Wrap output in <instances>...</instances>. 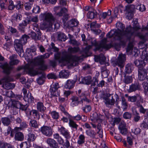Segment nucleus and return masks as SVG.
I'll return each mask as SVG.
<instances>
[{
  "instance_id": "32",
  "label": "nucleus",
  "mask_w": 148,
  "mask_h": 148,
  "mask_svg": "<svg viewBox=\"0 0 148 148\" xmlns=\"http://www.w3.org/2000/svg\"><path fill=\"white\" fill-rule=\"evenodd\" d=\"M134 67L133 65L131 64H128L126 65L125 72L127 74L131 73L133 70Z\"/></svg>"
},
{
  "instance_id": "53",
  "label": "nucleus",
  "mask_w": 148,
  "mask_h": 148,
  "mask_svg": "<svg viewBox=\"0 0 148 148\" xmlns=\"http://www.w3.org/2000/svg\"><path fill=\"white\" fill-rule=\"evenodd\" d=\"M142 85L145 95H148V83L147 82H144L142 83Z\"/></svg>"
},
{
  "instance_id": "52",
  "label": "nucleus",
  "mask_w": 148,
  "mask_h": 148,
  "mask_svg": "<svg viewBox=\"0 0 148 148\" xmlns=\"http://www.w3.org/2000/svg\"><path fill=\"white\" fill-rule=\"evenodd\" d=\"M97 57L99 60L100 61V63L101 64H104L105 60H106V58L103 54H101Z\"/></svg>"
},
{
  "instance_id": "6",
  "label": "nucleus",
  "mask_w": 148,
  "mask_h": 148,
  "mask_svg": "<svg viewBox=\"0 0 148 148\" xmlns=\"http://www.w3.org/2000/svg\"><path fill=\"white\" fill-rule=\"evenodd\" d=\"M92 45L95 46V51L98 50L101 51L103 49L108 50L111 48V44H107L106 39H102L99 44H98L95 40L91 42Z\"/></svg>"
},
{
  "instance_id": "26",
  "label": "nucleus",
  "mask_w": 148,
  "mask_h": 148,
  "mask_svg": "<svg viewBox=\"0 0 148 148\" xmlns=\"http://www.w3.org/2000/svg\"><path fill=\"white\" fill-rule=\"evenodd\" d=\"M78 95L80 98L79 99L82 100V103L84 104H85V103H87L90 102V100L86 97L84 92H82L80 94H78Z\"/></svg>"
},
{
  "instance_id": "21",
  "label": "nucleus",
  "mask_w": 148,
  "mask_h": 148,
  "mask_svg": "<svg viewBox=\"0 0 148 148\" xmlns=\"http://www.w3.org/2000/svg\"><path fill=\"white\" fill-rule=\"evenodd\" d=\"M59 131L66 139H69L71 138V136L69 132L64 127H61L59 129Z\"/></svg>"
},
{
  "instance_id": "8",
  "label": "nucleus",
  "mask_w": 148,
  "mask_h": 148,
  "mask_svg": "<svg viewBox=\"0 0 148 148\" xmlns=\"http://www.w3.org/2000/svg\"><path fill=\"white\" fill-rule=\"evenodd\" d=\"M19 62V61L16 59L10 61L9 64L7 62H5L3 64L0 63V67L3 69L4 73L9 75L10 74L11 70L13 69L12 65H17Z\"/></svg>"
},
{
  "instance_id": "22",
  "label": "nucleus",
  "mask_w": 148,
  "mask_h": 148,
  "mask_svg": "<svg viewBox=\"0 0 148 148\" xmlns=\"http://www.w3.org/2000/svg\"><path fill=\"white\" fill-rule=\"evenodd\" d=\"M140 87L141 86L138 82L134 83L130 86L128 90L129 92H132L137 90H140Z\"/></svg>"
},
{
  "instance_id": "2",
  "label": "nucleus",
  "mask_w": 148,
  "mask_h": 148,
  "mask_svg": "<svg viewBox=\"0 0 148 148\" xmlns=\"http://www.w3.org/2000/svg\"><path fill=\"white\" fill-rule=\"evenodd\" d=\"M133 27H132L130 25L126 27V31H129L130 34V42L129 43L127 48V51H129L132 50L133 42L134 41L135 36H138L140 39L145 40V36L142 35L139 31L138 30L140 28L138 23V20L136 19L132 22Z\"/></svg>"
},
{
  "instance_id": "48",
  "label": "nucleus",
  "mask_w": 148,
  "mask_h": 148,
  "mask_svg": "<svg viewBox=\"0 0 148 148\" xmlns=\"http://www.w3.org/2000/svg\"><path fill=\"white\" fill-rule=\"evenodd\" d=\"M97 128L99 130L97 132V134H99V137L100 138H102L103 137L102 130L101 128V124L100 123L98 124Z\"/></svg>"
},
{
  "instance_id": "18",
  "label": "nucleus",
  "mask_w": 148,
  "mask_h": 148,
  "mask_svg": "<svg viewBox=\"0 0 148 148\" xmlns=\"http://www.w3.org/2000/svg\"><path fill=\"white\" fill-rule=\"evenodd\" d=\"M138 79L141 81H143L146 78L147 73H148V69L144 68L138 69Z\"/></svg>"
},
{
  "instance_id": "10",
  "label": "nucleus",
  "mask_w": 148,
  "mask_h": 148,
  "mask_svg": "<svg viewBox=\"0 0 148 148\" xmlns=\"http://www.w3.org/2000/svg\"><path fill=\"white\" fill-rule=\"evenodd\" d=\"M50 55L49 53H47L36 58L35 60L36 63L39 66V69L41 70H44L47 69V66L44 64L43 59L49 58Z\"/></svg>"
},
{
  "instance_id": "45",
  "label": "nucleus",
  "mask_w": 148,
  "mask_h": 148,
  "mask_svg": "<svg viewBox=\"0 0 148 148\" xmlns=\"http://www.w3.org/2000/svg\"><path fill=\"white\" fill-rule=\"evenodd\" d=\"M79 50V49L77 47H71L68 48V51L69 53H74L78 52Z\"/></svg>"
},
{
  "instance_id": "62",
  "label": "nucleus",
  "mask_w": 148,
  "mask_h": 148,
  "mask_svg": "<svg viewBox=\"0 0 148 148\" xmlns=\"http://www.w3.org/2000/svg\"><path fill=\"white\" fill-rule=\"evenodd\" d=\"M134 120L136 122H138L140 118V117L139 115V113L136 111L135 113L134 114Z\"/></svg>"
},
{
  "instance_id": "50",
  "label": "nucleus",
  "mask_w": 148,
  "mask_h": 148,
  "mask_svg": "<svg viewBox=\"0 0 148 148\" xmlns=\"http://www.w3.org/2000/svg\"><path fill=\"white\" fill-rule=\"evenodd\" d=\"M8 29L11 33L12 34H15L16 36L18 37L20 36V35L18 34L17 30L15 28L9 26Z\"/></svg>"
},
{
  "instance_id": "39",
  "label": "nucleus",
  "mask_w": 148,
  "mask_h": 148,
  "mask_svg": "<svg viewBox=\"0 0 148 148\" xmlns=\"http://www.w3.org/2000/svg\"><path fill=\"white\" fill-rule=\"evenodd\" d=\"M37 108L38 110L40 112H44L46 109V107L42 102H38L37 105Z\"/></svg>"
},
{
  "instance_id": "35",
  "label": "nucleus",
  "mask_w": 148,
  "mask_h": 148,
  "mask_svg": "<svg viewBox=\"0 0 148 148\" xmlns=\"http://www.w3.org/2000/svg\"><path fill=\"white\" fill-rule=\"evenodd\" d=\"M69 73L68 71L63 70L59 73V76L60 78H66L69 77Z\"/></svg>"
},
{
  "instance_id": "40",
  "label": "nucleus",
  "mask_w": 148,
  "mask_h": 148,
  "mask_svg": "<svg viewBox=\"0 0 148 148\" xmlns=\"http://www.w3.org/2000/svg\"><path fill=\"white\" fill-rule=\"evenodd\" d=\"M85 136L83 134H81L79 136L77 143L79 145H82L85 142Z\"/></svg>"
},
{
  "instance_id": "64",
  "label": "nucleus",
  "mask_w": 148,
  "mask_h": 148,
  "mask_svg": "<svg viewBox=\"0 0 148 148\" xmlns=\"http://www.w3.org/2000/svg\"><path fill=\"white\" fill-rule=\"evenodd\" d=\"M147 120H145V121L141 124L140 126L143 128H147L148 129V121H146Z\"/></svg>"
},
{
  "instance_id": "59",
  "label": "nucleus",
  "mask_w": 148,
  "mask_h": 148,
  "mask_svg": "<svg viewBox=\"0 0 148 148\" xmlns=\"http://www.w3.org/2000/svg\"><path fill=\"white\" fill-rule=\"evenodd\" d=\"M13 17L14 19L17 21H19L21 20L22 18V15L20 14H14L13 15Z\"/></svg>"
},
{
  "instance_id": "30",
  "label": "nucleus",
  "mask_w": 148,
  "mask_h": 148,
  "mask_svg": "<svg viewBox=\"0 0 148 148\" xmlns=\"http://www.w3.org/2000/svg\"><path fill=\"white\" fill-rule=\"evenodd\" d=\"M128 107V103L126 99L123 96L122 97H121V108L123 109V111H125L127 110Z\"/></svg>"
},
{
  "instance_id": "7",
  "label": "nucleus",
  "mask_w": 148,
  "mask_h": 148,
  "mask_svg": "<svg viewBox=\"0 0 148 148\" xmlns=\"http://www.w3.org/2000/svg\"><path fill=\"white\" fill-rule=\"evenodd\" d=\"M141 58L140 60H136L134 62L135 65L138 67V69L145 68V66L148 60V54L147 53L146 51H143L142 52Z\"/></svg>"
},
{
  "instance_id": "44",
  "label": "nucleus",
  "mask_w": 148,
  "mask_h": 148,
  "mask_svg": "<svg viewBox=\"0 0 148 148\" xmlns=\"http://www.w3.org/2000/svg\"><path fill=\"white\" fill-rule=\"evenodd\" d=\"M58 38L59 40L61 41H65L66 40V36L64 34L62 33H58Z\"/></svg>"
},
{
  "instance_id": "3",
  "label": "nucleus",
  "mask_w": 148,
  "mask_h": 148,
  "mask_svg": "<svg viewBox=\"0 0 148 148\" xmlns=\"http://www.w3.org/2000/svg\"><path fill=\"white\" fill-rule=\"evenodd\" d=\"M41 16L45 21L42 25L44 28H51L56 29L59 27L60 24L58 23H54L55 18L51 13L46 12L41 14Z\"/></svg>"
},
{
  "instance_id": "19",
  "label": "nucleus",
  "mask_w": 148,
  "mask_h": 148,
  "mask_svg": "<svg viewBox=\"0 0 148 148\" xmlns=\"http://www.w3.org/2000/svg\"><path fill=\"white\" fill-rule=\"evenodd\" d=\"M137 100V101L143 103V99L140 94H137L135 95L128 97V101L134 102Z\"/></svg>"
},
{
  "instance_id": "14",
  "label": "nucleus",
  "mask_w": 148,
  "mask_h": 148,
  "mask_svg": "<svg viewBox=\"0 0 148 148\" xmlns=\"http://www.w3.org/2000/svg\"><path fill=\"white\" fill-rule=\"evenodd\" d=\"M23 44L18 39H16L14 41V46L16 51L21 56V54L23 53Z\"/></svg>"
},
{
  "instance_id": "25",
  "label": "nucleus",
  "mask_w": 148,
  "mask_h": 148,
  "mask_svg": "<svg viewBox=\"0 0 148 148\" xmlns=\"http://www.w3.org/2000/svg\"><path fill=\"white\" fill-rule=\"evenodd\" d=\"M23 99L24 100L29 103H32L34 102V98L32 96L31 94L28 92L27 95L24 96Z\"/></svg>"
},
{
  "instance_id": "37",
  "label": "nucleus",
  "mask_w": 148,
  "mask_h": 148,
  "mask_svg": "<svg viewBox=\"0 0 148 148\" xmlns=\"http://www.w3.org/2000/svg\"><path fill=\"white\" fill-rule=\"evenodd\" d=\"M1 121L4 125L6 126L9 125L11 122L10 119L8 117L2 118Z\"/></svg>"
},
{
  "instance_id": "31",
  "label": "nucleus",
  "mask_w": 148,
  "mask_h": 148,
  "mask_svg": "<svg viewBox=\"0 0 148 148\" xmlns=\"http://www.w3.org/2000/svg\"><path fill=\"white\" fill-rule=\"evenodd\" d=\"M79 24V22L75 19H72L70 20L68 23V26L69 27H72L77 26Z\"/></svg>"
},
{
  "instance_id": "61",
  "label": "nucleus",
  "mask_w": 148,
  "mask_h": 148,
  "mask_svg": "<svg viewBox=\"0 0 148 148\" xmlns=\"http://www.w3.org/2000/svg\"><path fill=\"white\" fill-rule=\"evenodd\" d=\"M82 109L84 112L87 113V112L90 111L91 109V107L89 105H86L85 107L82 108Z\"/></svg>"
},
{
  "instance_id": "49",
  "label": "nucleus",
  "mask_w": 148,
  "mask_h": 148,
  "mask_svg": "<svg viewBox=\"0 0 148 148\" xmlns=\"http://www.w3.org/2000/svg\"><path fill=\"white\" fill-rule=\"evenodd\" d=\"M45 77V75L44 73H42L41 76L37 79L38 83L40 85L43 84L44 82V79Z\"/></svg>"
},
{
  "instance_id": "56",
  "label": "nucleus",
  "mask_w": 148,
  "mask_h": 148,
  "mask_svg": "<svg viewBox=\"0 0 148 148\" xmlns=\"http://www.w3.org/2000/svg\"><path fill=\"white\" fill-rule=\"evenodd\" d=\"M51 114L52 117L55 119H58L59 116L58 113L56 111L51 112Z\"/></svg>"
},
{
  "instance_id": "47",
  "label": "nucleus",
  "mask_w": 148,
  "mask_h": 148,
  "mask_svg": "<svg viewBox=\"0 0 148 148\" xmlns=\"http://www.w3.org/2000/svg\"><path fill=\"white\" fill-rule=\"evenodd\" d=\"M69 124L70 127L73 128L75 129L76 130H77V128L78 126V125H77L73 121L71 120H70Z\"/></svg>"
},
{
  "instance_id": "34",
  "label": "nucleus",
  "mask_w": 148,
  "mask_h": 148,
  "mask_svg": "<svg viewBox=\"0 0 148 148\" xmlns=\"http://www.w3.org/2000/svg\"><path fill=\"white\" fill-rule=\"evenodd\" d=\"M37 34L38 35V36H37V35L33 31H32L29 34L31 35L32 39L35 40H39L41 38V32H39L38 33H37Z\"/></svg>"
},
{
  "instance_id": "33",
  "label": "nucleus",
  "mask_w": 148,
  "mask_h": 148,
  "mask_svg": "<svg viewBox=\"0 0 148 148\" xmlns=\"http://www.w3.org/2000/svg\"><path fill=\"white\" fill-rule=\"evenodd\" d=\"M53 136L54 138L57 140L59 144L62 145L64 143V140L58 134H54Z\"/></svg>"
},
{
  "instance_id": "12",
  "label": "nucleus",
  "mask_w": 148,
  "mask_h": 148,
  "mask_svg": "<svg viewBox=\"0 0 148 148\" xmlns=\"http://www.w3.org/2000/svg\"><path fill=\"white\" fill-rule=\"evenodd\" d=\"M42 134L48 137H51L53 134L52 130L50 126H43L39 130Z\"/></svg>"
},
{
  "instance_id": "36",
  "label": "nucleus",
  "mask_w": 148,
  "mask_h": 148,
  "mask_svg": "<svg viewBox=\"0 0 148 148\" xmlns=\"http://www.w3.org/2000/svg\"><path fill=\"white\" fill-rule=\"evenodd\" d=\"M15 102H16V105H20V108L22 110H24L26 112L27 111H29V112L30 110L27 108L28 107V106L26 104V105H23L21 104V102L18 101H15Z\"/></svg>"
},
{
  "instance_id": "54",
  "label": "nucleus",
  "mask_w": 148,
  "mask_h": 148,
  "mask_svg": "<svg viewBox=\"0 0 148 148\" xmlns=\"http://www.w3.org/2000/svg\"><path fill=\"white\" fill-rule=\"evenodd\" d=\"M86 134L90 136L91 137H95L96 133L94 131L91 130H88L86 131Z\"/></svg>"
},
{
  "instance_id": "1",
  "label": "nucleus",
  "mask_w": 148,
  "mask_h": 148,
  "mask_svg": "<svg viewBox=\"0 0 148 148\" xmlns=\"http://www.w3.org/2000/svg\"><path fill=\"white\" fill-rule=\"evenodd\" d=\"M116 26L117 29L112 30L107 34V37L109 38L113 37L115 40H120L123 43L127 41H129L130 43V34L129 31H126V29L124 30L125 29L124 25L119 22L116 23Z\"/></svg>"
},
{
  "instance_id": "17",
  "label": "nucleus",
  "mask_w": 148,
  "mask_h": 148,
  "mask_svg": "<svg viewBox=\"0 0 148 148\" xmlns=\"http://www.w3.org/2000/svg\"><path fill=\"white\" fill-rule=\"evenodd\" d=\"M54 11L55 15L58 16H61L63 14L64 12H67L68 10L65 8H61L60 6H56L54 8Z\"/></svg>"
},
{
  "instance_id": "46",
  "label": "nucleus",
  "mask_w": 148,
  "mask_h": 148,
  "mask_svg": "<svg viewBox=\"0 0 148 148\" xmlns=\"http://www.w3.org/2000/svg\"><path fill=\"white\" fill-rule=\"evenodd\" d=\"M29 38V36L26 35H24L21 37V38L19 39L21 41V43L24 45L27 42V40Z\"/></svg>"
},
{
  "instance_id": "63",
  "label": "nucleus",
  "mask_w": 148,
  "mask_h": 148,
  "mask_svg": "<svg viewBox=\"0 0 148 148\" xmlns=\"http://www.w3.org/2000/svg\"><path fill=\"white\" fill-rule=\"evenodd\" d=\"M131 114L127 112H125L123 114V117L126 119H130L131 118Z\"/></svg>"
},
{
  "instance_id": "27",
  "label": "nucleus",
  "mask_w": 148,
  "mask_h": 148,
  "mask_svg": "<svg viewBox=\"0 0 148 148\" xmlns=\"http://www.w3.org/2000/svg\"><path fill=\"white\" fill-rule=\"evenodd\" d=\"M24 139V135L22 132H16L14 136L15 140L22 141Z\"/></svg>"
},
{
  "instance_id": "41",
  "label": "nucleus",
  "mask_w": 148,
  "mask_h": 148,
  "mask_svg": "<svg viewBox=\"0 0 148 148\" xmlns=\"http://www.w3.org/2000/svg\"><path fill=\"white\" fill-rule=\"evenodd\" d=\"M30 126L34 128H37L38 127V124L37 121L35 120L31 119L29 122Z\"/></svg>"
},
{
  "instance_id": "58",
  "label": "nucleus",
  "mask_w": 148,
  "mask_h": 148,
  "mask_svg": "<svg viewBox=\"0 0 148 148\" xmlns=\"http://www.w3.org/2000/svg\"><path fill=\"white\" fill-rule=\"evenodd\" d=\"M136 9L141 12H143L145 10L146 8L143 5L140 4L137 5Z\"/></svg>"
},
{
  "instance_id": "4",
  "label": "nucleus",
  "mask_w": 148,
  "mask_h": 148,
  "mask_svg": "<svg viewBox=\"0 0 148 148\" xmlns=\"http://www.w3.org/2000/svg\"><path fill=\"white\" fill-rule=\"evenodd\" d=\"M62 56L60 58V54L58 53L55 55V59L56 60H59V63H63L65 61L69 63H73L72 65L74 66L73 63H76V61L78 60L79 58L75 56L68 54L66 51H63L62 52Z\"/></svg>"
},
{
  "instance_id": "13",
  "label": "nucleus",
  "mask_w": 148,
  "mask_h": 148,
  "mask_svg": "<svg viewBox=\"0 0 148 148\" xmlns=\"http://www.w3.org/2000/svg\"><path fill=\"white\" fill-rule=\"evenodd\" d=\"M60 88L58 83L52 84L50 86V91L52 96L57 97L59 96L60 92L58 89Z\"/></svg>"
},
{
  "instance_id": "15",
  "label": "nucleus",
  "mask_w": 148,
  "mask_h": 148,
  "mask_svg": "<svg viewBox=\"0 0 148 148\" xmlns=\"http://www.w3.org/2000/svg\"><path fill=\"white\" fill-rule=\"evenodd\" d=\"M135 8V6L133 5H128L126 7L127 16L128 17V18L129 19H130L132 18Z\"/></svg>"
},
{
  "instance_id": "23",
  "label": "nucleus",
  "mask_w": 148,
  "mask_h": 148,
  "mask_svg": "<svg viewBox=\"0 0 148 148\" xmlns=\"http://www.w3.org/2000/svg\"><path fill=\"white\" fill-rule=\"evenodd\" d=\"M76 81V79H68L66 82L65 87L66 88L71 89L73 88L75 85V83Z\"/></svg>"
},
{
  "instance_id": "11",
  "label": "nucleus",
  "mask_w": 148,
  "mask_h": 148,
  "mask_svg": "<svg viewBox=\"0 0 148 148\" xmlns=\"http://www.w3.org/2000/svg\"><path fill=\"white\" fill-rule=\"evenodd\" d=\"M126 60V56L124 54H119L117 59L113 62L114 66H118L120 68H123L124 66V63Z\"/></svg>"
},
{
  "instance_id": "20",
  "label": "nucleus",
  "mask_w": 148,
  "mask_h": 148,
  "mask_svg": "<svg viewBox=\"0 0 148 148\" xmlns=\"http://www.w3.org/2000/svg\"><path fill=\"white\" fill-rule=\"evenodd\" d=\"M47 144L51 147L53 148H57L58 144L53 139L50 138H48L46 141Z\"/></svg>"
},
{
  "instance_id": "42",
  "label": "nucleus",
  "mask_w": 148,
  "mask_h": 148,
  "mask_svg": "<svg viewBox=\"0 0 148 148\" xmlns=\"http://www.w3.org/2000/svg\"><path fill=\"white\" fill-rule=\"evenodd\" d=\"M33 4V3L30 1L25 3L24 5L25 9L26 10H30L31 9Z\"/></svg>"
},
{
  "instance_id": "16",
  "label": "nucleus",
  "mask_w": 148,
  "mask_h": 148,
  "mask_svg": "<svg viewBox=\"0 0 148 148\" xmlns=\"http://www.w3.org/2000/svg\"><path fill=\"white\" fill-rule=\"evenodd\" d=\"M71 105L73 107L77 106L79 104L83 106L84 104L82 103V100H80L79 98L76 96H73L71 98Z\"/></svg>"
},
{
  "instance_id": "24",
  "label": "nucleus",
  "mask_w": 148,
  "mask_h": 148,
  "mask_svg": "<svg viewBox=\"0 0 148 148\" xmlns=\"http://www.w3.org/2000/svg\"><path fill=\"white\" fill-rule=\"evenodd\" d=\"M92 81L91 77L88 76L83 78L82 77L81 81H80V83L82 82L84 84L89 85L91 84Z\"/></svg>"
},
{
  "instance_id": "55",
  "label": "nucleus",
  "mask_w": 148,
  "mask_h": 148,
  "mask_svg": "<svg viewBox=\"0 0 148 148\" xmlns=\"http://www.w3.org/2000/svg\"><path fill=\"white\" fill-rule=\"evenodd\" d=\"M111 15V11L109 10L107 12H103L101 14V18L103 19H105L106 18L110 16Z\"/></svg>"
},
{
  "instance_id": "5",
  "label": "nucleus",
  "mask_w": 148,
  "mask_h": 148,
  "mask_svg": "<svg viewBox=\"0 0 148 148\" xmlns=\"http://www.w3.org/2000/svg\"><path fill=\"white\" fill-rule=\"evenodd\" d=\"M103 99L104 100V102L106 106H113L115 103L117 107L120 108V107L119 103L121 100L119 96L116 94H114L107 93L103 97Z\"/></svg>"
},
{
  "instance_id": "43",
  "label": "nucleus",
  "mask_w": 148,
  "mask_h": 148,
  "mask_svg": "<svg viewBox=\"0 0 148 148\" xmlns=\"http://www.w3.org/2000/svg\"><path fill=\"white\" fill-rule=\"evenodd\" d=\"M36 138L34 134L32 133H29L28 134V137L27 140L29 143L34 141Z\"/></svg>"
},
{
  "instance_id": "9",
  "label": "nucleus",
  "mask_w": 148,
  "mask_h": 148,
  "mask_svg": "<svg viewBox=\"0 0 148 148\" xmlns=\"http://www.w3.org/2000/svg\"><path fill=\"white\" fill-rule=\"evenodd\" d=\"M13 81V79L8 75L4 77L0 80V84H3L2 87L6 90L14 88L15 85L14 84L9 82Z\"/></svg>"
},
{
  "instance_id": "60",
  "label": "nucleus",
  "mask_w": 148,
  "mask_h": 148,
  "mask_svg": "<svg viewBox=\"0 0 148 148\" xmlns=\"http://www.w3.org/2000/svg\"><path fill=\"white\" fill-rule=\"evenodd\" d=\"M22 69H24L26 71L28 70L29 71H30L29 66L28 65H26L24 66H22L19 67L18 68L17 70L18 71H19Z\"/></svg>"
},
{
  "instance_id": "57",
  "label": "nucleus",
  "mask_w": 148,
  "mask_h": 148,
  "mask_svg": "<svg viewBox=\"0 0 148 148\" xmlns=\"http://www.w3.org/2000/svg\"><path fill=\"white\" fill-rule=\"evenodd\" d=\"M27 18H29L28 19H27L28 22H30L31 21L33 22L36 23L38 21V18L37 16H34L31 18L30 16H27Z\"/></svg>"
},
{
  "instance_id": "38",
  "label": "nucleus",
  "mask_w": 148,
  "mask_h": 148,
  "mask_svg": "<svg viewBox=\"0 0 148 148\" xmlns=\"http://www.w3.org/2000/svg\"><path fill=\"white\" fill-rule=\"evenodd\" d=\"M29 112L30 114L32 113V115L34 119H40V114L38 111L36 110H32L31 111H29Z\"/></svg>"
},
{
  "instance_id": "51",
  "label": "nucleus",
  "mask_w": 148,
  "mask_h": 148,
  "mask_svg": "<svg viewBox=\"0 0 148 148\" xmlns=\"http://www.w3.org/2000/svg\"><path fill=\"white\" fill-rule=\"evenodd\" d=\"M132 81V76H127L125 77L124 82L125 84H130L131 83Z\"/></svg>"
},
{
  "instance_id": "28",
  "label": "nucleus",
  "mask_w": 148,
  "mask_h": 148,
  "mask_svg": "<svg viewBox=\"0 0 148 148\" xmlns=\"http://www.w3.org/2000/svg\"><path fill=\"white\" fill-rule=\"evenodd\" d=\"M91 11H89L87 14V17L91 19L95 18L97 15V13L96 10L92 9Z\"/></svg>"
},
{
  "instance_id": "29",
  "label": "nucleus",
  "mask_w": 148,
  "mask_h": 148,
  "mask_svg": "<svg viewBox=\"0 0 148 148\" xmlns=\"http://www.w3.org/2000/svg\"><path fill=\"white\" fill-rule=\"evenodd\" d=\"M140 103H141L140 102L136 101L135 105L139 109L140 112L144 114L147 111V109L144 108Z\"/></svg>"
}]
</instances>
